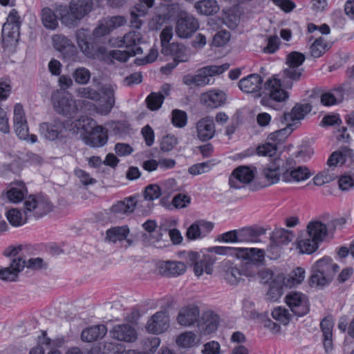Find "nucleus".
<instances>
[{
  "label": "nucleus",
  "mask_w": 354,
  "mask_h": 354,
  "mask_svg": "<svg viewBox=\"0 0 354 354\" xmlns=\"http://www.w3.org/2000/svg\"><path fill=\"white\" fill-rule=\"evenodd\" d=\"M203 354H219L220 344L215 341L209 342L203 345Z\"/></svg>",
  "instance_id": "64"
},
{
  "label": "nucleus",
  "mask_w": 354,
  "mask_h": 354,
  "mask_svg": "<svg viewBox=\"0 0 354 354\" xmlns=\"http://www.w3.org/2000/svg\"><path fill=\"white\" fill-rule=\"evenodd\" d=\"M330 230V224L326 225L317 220L309 222L306 227L308 236L319 243L324 239Z\"/></svg>",
  "instance_id": "22"
},
{
  "label": "nucleus",
  "mask_w": 354,
  "mask_h": 354,
  "mask_svg": "<svg viewBox=\"0 0 354 354\" xmlns=\"http://www.w3.org/2000/svg\"><path fill=\"white\" fill-rule=\"evenodd\" d=\"M200 101L207 107L218 108L225 103L226 95L221 90H210L201 95Z\"/></svg>",
  "instance_id": "17"
},
{
  "label": "nucleus",
  "mask_w": 354,
  "mask_h": 354,
  "mask_svg": "<svg viewBox=\"0 0 354 354\" xmlns=\"http://www.w3.org/2000/svg\"><path fill=\"white\" fill-rule=\"evenodd\" d=\"M335 178L333 174H330L329 171H324L319 173L313 178V182L317 186H322L323 185L330 183Z\"/></svg>",
  "instance_id": "61"
},
{
  "label": "nucleus",
  "mask_w": 354,
  "mask_h": 354,
  "mask_svg": "<svg viewBox=\"0 0 354 354\" xmlns=\"http://www.w3.org/2000/svg\"><path fill=\"white\" fill-rule=\"evenodd\" d=\"M176 344L183 348H189L196 344V335L192 332H185L176 339Z\"/></svg>",
  "instance_id": "52"
},
{
  "label": "nucleus",
  "mask_w": 354,
  "mask_h": 354,
  "mask_svg": "<svg viewBox=\"0 0 354 354\" xmlns=\"http://www.w3.org/2000/svg\"><path fill=\"white\" fill-rule=\"evenodd\" d=\"M218 317L212 312H205L198 319V327L200 332L210 334L214 332L218 327Z\"/></svg>",
  "instance_id": "29"
},
{
  "label": "nucleus",
  "mask_w": 354,
  "mask_h": 354,
  "mask_svg": "<svg viewBox=\"0 0 354 354\" xmlns=\"http://www.w3.org/2000/svg\"><path fill=\"white\" fill-rule=\"evenodd\" d=\"M162 53L165 55H171L176 62H186L189 60V55L186 46L180 43H171L167 48H162Z\"/></svg>",
  "instance_id": "26"
},
{
  "label": "nucleus",
  "mask_w": 354,
  "mask_h": 354,
  "mask_svg": "<svg viewBox=\"0 0 354 354\" xmlns=\"http://www.w3.org/2000/svg\"><path fill=\"white\" fill-rule=\"evenodd\" d=\"M75 93L78 97L89 99L95 102L99 101L101 98L100 93L90 86L79 88Z\"/></svg>",
  "instance_id": "49"
},
{
  "label": "nucleus",
  "mask_w": 354,
  "mask_h": 354,
  "mask_svg": "<svg viewBox=\"0 0 354 354\" xmlns=\"http://www.w3.org/2000/svg\"><path fill=\"white\" fill-rule=\"evenodd\" d=\"M186 266L180 261H167L162 262L158 267L159 272L164 277H177L186 271Z\"/></svg>",
  "instance_id": "28"
},
{
  "label": "nucleus",
  "mask_w": 354,
  "mask_h": 354,
  "mask_svg": "<svg viewBox=\"0 0 354 354\" xmlns=\"http://www.w3.org/2000/svg\"><path fill=\"white\" fill-rule=\"evenodd\" d=\"M295 236L292 232L286 229L275 230L272 232L271 239L274 245H270V250H279V245H286L291 242Z\"/></svg>",
  "instance_id": "35"
},
{
  "label": "nucleus",
  "mask_w": 354,
  "mask_h": 354,
  "mask_svg": "<svg viewBox=\"0 0 354 354\" xmlns=\"http://www.w3.org/2000/svg\"><path fill=\"white\" fill-rule=\"evenodd\" d=\"M51 101L57 113L66 117H73L77 113V100L71 93L57 90L52 93Z\"/></svg>",
  "instance_id": "5"
},
{
  "label": "nucleus",
  "mask_w": 354,
  "mask_h": 354,
  "mask_svg": "<svg viewBox=\"0 0 354 354\" xmlns=\"http://www.w3.org/2000/svg\"><path fill=\"white\" fill-rule=\"evenodd\" d=\"M214 263V261L211 259L209 256H203L194 265V272L195 274L200 277L204 272L207 274H211L213 270Z\"/></svg>",
  "instance_id": "43"
},
{
  "label": "nucleus",
  "mask_w": 354,
  "mask_h": 354,
  "mask_svg": "<svg viewBox=\"0 0 354 354\" xmlns=\"http://www.w3.org/2000/svg\"><path fill=\"white\" fill-rule=\"evenodd\" d=\"M286 302L292 313L296 316H304L309 311L307 298L301 292H290L286 297Z\"/></svg>",
  "instance_id": "11"
},
{
  "label": "nucleus",
  "mask_w": 354,
  "mask_h": 354,
  "mask_svg": "<svg viewBox=\"0 0 354 354\" xmlns=\"http://www.w3.org/2000/svg\"><path fill=\"white\" fill-rule=\"evenodd\" d=\"M306 59L305 55L297 51L287 55L286 64L288 66L282 71L280 78L273 75L264 84L266 95L275 102H283L288 98V93L284 89H291L295 82L303 77L304 68L301 67Z\"/></svg>",
  "instance_id": "1"
},
{
  "label": "nucleus",
  "mask_w": 354,
  "mask_h": 354,
  "mask_svg": "<svg viewBox=\"0 0 354 354\" xmlns=\"http://www.w3.org/2000/svg\"><path fill=\"white\" fill-rule=\"evenodd\" d=\"M200 310L197 306L190 304L181 308L177 316L178 323L183 326H191L198 322Z\"/></svg>",
  "instance_id": "15"
},
{
  "label": "nucleus",
  "mask_w": 354,
  "mask_h": 354,
  "mask_svg": "<svg viewBox=\"0 0 354 354\" xmlns=\"http://www.w3.org/2000/svg\"><path fill=\"white\" fill-rule=\"evenodd\" d=\"M187 115L185 112L175 109L172 111V122L174 126L183 127L186 124Z\"/></svg>",
  "instance_id": "62"
},
{
  "label": "nucleus",
  "mask_w": 354,
  "mask_h": 354,
  "mask_svg": "<svg viewBox=\"0 0 354 354\" xmlns=\"http://www.w3.org/2000/svg\"><path fill=\"white\" fill-rule=\"evenodd\" d=\"M91 32L88 28H80L76 31L77 44L82 52L88 57H93L95 55L93 45L90 42Z\"/></svg>",
  "instance_id": "23"
},
{
  "label": "nucleus",
  "mask_w": 354,
  "mask_h": 354,
  "mask_svg": "<svg viewBox=\"0 0 354 354\" xmlns=\"http://www.w3.org/2000/svg\"><path fill=\"white\" fill-rule=\"evenodd\" d=\"M64 128V124L60 121L53 122H44L40 125L41 134L49 140H55Z\"/></svg>",
  "instance_id": "32"
},
{
  "label": "nucleus",
  "mask_w": 354,
  "mask_h": 354,
  "mask_svg": "<svg viewBox=\"0 0 354 354\" xmlns=\"http://www.w3.org/2000/svg\"><path fill=\"white\" fill-rule=\"evenodd\" d=\"M137 203L135 196L125 198L114 204L111 207V212L116 216H129L134 212Z\"/></svg>",
  "instance_id": "27"
},
{
  "label": "nucleus",
  "mask_w": 354,
  "mask_h": 354,
  "mask_svg": "<svg viewBox=\"0 0 354 354\" xmlns=\"http://www.w3.org/2000/svg\"><path fill=\"white\" fill-rule=\"evenodd\" d=\"M53 209V205L47 197L41 194L30 195L24 201L25 218L23 219L21 212L16 208L6 213L9 223L15 227L24 224L28 217L40 218Z\"/></svg>",
  "instance_id": "2"
},
{
  "label": "nucleus",
  "mask_w": 354,
  "mask_h": 354,
  "mask_svg": "<svg viewBox=\"0 0 354 354\" xmlns=\"http://www.w3.org/2000/svg\"><path fill=\"white\" fill-rule=\"evenodd\" d=\"M28 194L27 188L23 182H16L6 192L8 200L12 203L21 202Z\"/></svg>",
  "instance_id": "39"
},
{
  "label": "nucleus",
  "mask_w": 354,
  "mask_h": 354,
  "mask_svg": "<svg viewBox=\"0 0 354 354\" xmlns=\"http://www.w3.org/2000/svg\"><path fill=\"white\" fill-rule=\"evenodd\" d=\"M41 15L42 24L46 28L54 30L58 26L57 17L50 8H44Z\"/></svg>",
  "instance_id": "46"
},
{
  "label": "nucleus",
  "mask_w": 354,
  "mask_h": 354,
  "mask_svg": "<svg viewBox=\"0 0 354 354\" xmlns=\"http://www.w3.org/2000/svg\"><path fill=\"white\" fill-rule=\"evenodd\" d=\"M107 332L104 325H97L87 328L82 330L81 338L84 342H91L102 338Z\"/></svg>",
  "instance_id": "36"
},
{
  "label": "nucleus",
  "mask_w": 354,
  "mask_h": 354,
  "mask_svg": "<svg viewBox=\"0 0 354 354\" xmlns=\"http://www.w3.org/2000/svg\"><path fill=\"white\" fill-rule=\"evenodd\" d=\"M284 286L287 288H292L294 286L301 283L305 278V270L301 268H297L289 275L284 276L283 274Z\"/></svg>",
  "instance_id": "44"
},
{
  "label": "nucleus",
  "mask_w": 354,
  "mask_h": 354,
  "mask_svg": "<svg viewBox=\"0 0 354 354\" xmlns=\"http://www.w3.org/2000/svg\"><path fill=\"white\" fill-rule=\"evenodd\" d=\"M286 159L274 158L263 166L262 174L270 184H276L280 177L283 180V174L286 173Z\"/></svg>",
  "instance_id": "9"
},
{
  "label": "nucleus",
  "mask_w": 354,
  "mask_h": 354,
  "mask_svg": "<svg viewBox=\"0 0 354 354\" xmlns=\"http://www.w3.org/2000/svg\"><path fill=\"white\" fill-rule=\"evenodd\" d=\"M26 260L21 257L13 258L9 267L0 269V279L4 281H15L18 273L25 267Z\"/></svg>",
  "instance_id": "21"
},
{
  "label": "nucleus",
  "mask_w": 354,
  "mask_h": 354,
  "mask_svg": "<svg viewBox=\"0 0 354 354\" xmlns=\"http://www.w3.org/2000/svg\"><path fill=\"white\" fill-rule=\"evenodd\" d=\"M272 317L280 323L286 325L289 323L292 317L288 310L282 307H278L272 312Z\"/></svg>",
  "instance_id": "57"
},
{
  "label": "nucleus",
  "mask_w": 354,
  "mask_h": 354,
  "mask_svg": "<svg viewBox=\"0 0 354 354\" xmlns=\"http://www.w3.org/2000/svg\"><path fill=\"white\" fill-rule=\"evenodd\" d=\"M225 280L232 285H236L244 281L241 269L233 267L228 269L225 274Z\"/></svg>",
  "instance_id": "53"
},
{
  "label": "nucleus",
  "mask_w": 354,
  "mask_h": 354,
  "mask_svg": "<svg viewBox=\"0 0 354 354\" xmlns=\"http://www.w3.org/2000/svg\"><path fill=\"white\" fill-rule=\"evenodd\" d=\"M327 45L322 37H319L310 46V54L315 58L321 57L326 50Z\"/></svg>",
  "instance_id": "54"
},
{
  "label": "nucleus",
  "mask_w": 354,
  "mask_h": 354,
  "mask_svg": "<svg viewBox=\"0 0 354 354\" xmlns=\"http://www.w3.org/2000/svg\"><path fill=\"white\" fill-rule=\"evenodd\" d=\"M2 43L4 48L16 45L19 37V28L5 23L2 28Z\"/></svg>",
  "instance_id": "33"
},
{
  "label": "nucleus",
  "mask_w": 354,
  "mask_h": 354,
  "mask_svg": "<svg viewBox=\"0 0 354 354\" xmlns=\"http://www.w3.org/2000/svg\"><path fill=\"white\" fill-rule=\"evenodd\" d=\"M265 233L266 230L263 228L243 227L238 230L239 242H256L258 236Z\"/></svg>",
  "instance_id": "37"
},
{
  "label": "nucleus",
  "mask_w": 354,
  "mask_h": 354,
  "mask_svg": "<svg viewBox=\"0 0 354 354\" xmlns=\"http://www.w3.org/2000/svg\"><path fill=\"white\" fill-rule=\"evenodd\" d=\"M339 266L333 263L330 258L324 257L316 261L312 267V274L310 278V286L323 287L332 281Z\"/></svg>",
  "instance_id": "4"
},
{
  "label": "nucleus",
  "mask_w": 354,
  "mask_h": 354,
  "mask_svg": "<svg viewBox=\"0 0 354 354\" xmlns=\"http://www.w3.org/2000/svg\"><path fill=\"white\" fill-rule=\"evenodd\" d=\"M284 124L286 127L270 133L268 137V140L272 143H276L277 146L284 142L293 130L292 124Z\"/></svg>",
  "instance_id": "47"
},
{
  "label": "nucleus",
  "mask_w": 354,
  "mask_h": 354,
  "mask_svg": "<svg viewBox=\"0 0 354 354\" xmlns=\"http://www.w3.org/2000/svg\"><path fill=\"white\" fill-rule=\"evenodd\" d=\"M283 274L277 275L271 281L265 298L267 301L274 302L277 301L283 294L284 287Z\"/></svg>",
  "instance_id": "30"
},
{
  "label": "nucleus",
  "mask_w": 354,
  "mask_h": 354,
  "mask_svg": "<svg viewBox=\"0 0 354 354\" xmlns=\"http://www.w3.org/2000/svg\"><path fill=\"white\" fill-rule=\"evenodd\" d=\"M126 22L125 18L122 16L104 18L99 21L97 26L93 30V36L95 38L106 36L113 29L124 25Z\"/></svg>",
  "instance_id": "12"
},
{
  "label": "nucleus",
  "mask_w": 354,
  "mask_h": 354,
  "mask_svg": "<svg viewBox=\"0 0 354 354\" xmlns=\"http://www.w3.org/2000/svg\"><path fill=\"white\" fill-rule=\"evenodd\" d=\"M195 8L198 13L204 15H212L217 13L219 6L215 0H203L195 5Z\"/></svg>",
  "instance_id": "42"
},
{
  "label": "nucleus",
  "mask_w": 354,
  "mask_h": 354,
  "mask_svg": "<svg viewBox=\"0 0 354 354\" xmlns=\"http://www.w3.org/2000/svg\"><path fill=\"white\" fill-rule=\"evenodd\" d=\"M230 67V64L227 63L223 64L220 66L211 65L207 66L202 68V71L206 76L210 77L213 75H218L222 74L224 71L227 70Z\"/></svg>",
  "instance_id": "58"
},
{
  "label": "nucleus",
  "mask_w": 354,
  "mask_h": 354,
  "mask_svg": "<svg viewBox=\"0 0 354 354\" xmlns=\"http://www.w3.org/2000/svg\"><path fill=\"white\" fill-rule=\"evenodd\" d=\"M320 327L323 333L324 346L326 351L333 349V322L330 317H326L322 319Z\"/></svg>",
  "instance_id": "38"
},
{
  "label": "nucleus",
  "mask_w": 354,
  "mask_h": 354,
  "mask_svg": "<svg viewBox=\"0 0 354 354\" xmlns=\"http://www.w3.org/2000/svg\"><path fill=\"white\" fill-rule=\"evenodd\" d=\"M165 95L161 93H151L146 98L147 106L151 111L158 110L163 103Z\"/></svg>",
  "instance_id": "48"
},
{
  "label": "nucleus",
  "mask_w": 354,
  "mask_h": 354,
  "mask_svg": "<svg viewBox=\"0 0 354 354\" xmlns=\"http://www.w3.org/2000/svg\"><path fill=\"white\" fill-rule=\"evenodd\" d=\"M73 77L76 83L84 85L89 82L91 73L84 67H79L74 71Z\"/></svg>",
  "instance_id": "56"
},
{
  "label": "nucleus",
  "mask_w": 354,
  "mask_h": 354,
  "mask_svg": "<svg viewBox=\"0 0 354 354\" xmlns=\"http://www.w3.org/2000/svg\"><path fill=\"white\" fill-rule=\"evenodd\" d=\"M263 79L258 74H250L239 82V88L246 93H257L262 86Z\"/></svg>",
  "instance_id": "24"
},
{
  "label": "nucleus",
  "mask_w": 354,
  "mask_h": 354,
  "mask_svg": "<svg viewBox=\"0 0 354 354\" xmlns=\"http://www.w3.org/2000/svg\"><path fill=\"white\" fill-rule=\"evenodd\" d=\"M312 106L310 104H297L292 108L290 113H284L281 117L282 124H295V121L300 120L311 111Z\"/></svg>",
  "instance_id": "16"
},
{
  "label": "nucleus",
  "mask_w": 354,
  "mask_h": 354,
  "mask_svg": "<svg viewBox=\"0 0 354 354\" xmlns=\"http://www.w3.org/2000/svg\"><path fill=\"white\" fill-rule=\"evenodd\" d=\"M110 335L113 339L126 342H133L137 339L136 330L129 324L115 326L110 330Z\"/></svg>",
  "instance_id": "19"
},
{
  "label": "nucleus",
  "mask_w": 354,
  "mask_h": 354,
  "mask_svg": "<svg viewBox=\"0 0 354 354\" xmlns=\"http://www.w3.org/2000/svg\"><path fill=\"white\" fill-rule=\"evenodd\" d=\"M262 252V257L259 259H253L255 252H252V256L248 259H241L245 262V266L241 268L243 277L248 278L250 281L255 279L259 272V266L263 263L265 257V252L263 250L258 249Z\"/></svg>",
  "instance_id": "25"
},
{
  "label": "nucleus",
  "mask_w": 354,
  "mask_h": 354,
  "mask_svg": "<svg viewBox=\"0 0 354 354\" xmlns=\"http://www.w3.org/2000/svg\"><path fill=\"white\" fill-rule=\"evenodd\" d=\"M142 40L141 34L138 31H132L127 33L123 37V44L127 49L130 50L133 47L138 46Z\"/></svg>",
  "instance_id": "50"
},
{
  "label": "nucleus",
  "mask_w": 354,
  "mask_h": 354,
  "mask_svg": "<svg viewBox=\"0 0 354 354\" xmlns=\"http://www.w3.org/2000/svg\"><path fill=\"white\" fill-rule=\"evenodd\" d=\"M277 151V147L276 143H272L270 141L257 148V154L264 156L271 157L276 153Z\"/></svg>",
  "instance_id": "60"
},
{
  "label": "nucleus",
  "mask_w": 354,
  "mask_h": 354,
  "mask_svg": "<svg viewBox=\"0 0 354 354\" xmlns=\"http://www.w3.org/2000/svg\"><path fill=\"white\" fill-rule=\"evenodd\" d=\"M106 130L102 126L95 127L91 133L85 138V142L93 147H101L107 142Z\"/></svg>",
  "instance_id": "31"
},
{
  "label": "nucleus",
  "mask_w": 354,
  "mask_h": 354,
  "mask_svg": "<svg viewBox=\"0 0 354 354\" xmlns=\"http://www.w3.org/2000/svg\"><path fill=\"white\" fill-rule=\"evenodd\" d=\"M344 100V91L342 87H339L333 92H326L321 95V102L324 106H332L340 103Z\"/></svg>",
  "instance_id": "40"
},
{
  "label": "nucleus",
  "mask_w": 354,
  "mask_h": 354,
  "mask_svg": "<svg viewBox=\"0 0 354 354\" xmlns=\"http://www.w3.org/2000/svg\"><path fill=\"white\" fill-rule=\"evenodd\" d=\"M254 178V172L248 166H239L236 168L229 178L231 187L241 189L245 185L251 183Z\"/></svg>",
  "instance_id": "13"
},
{
  "label": "nucleus",
  "mask_w": 354,
  "mask_h": 354,
  "mask_svg": "<svg viewBox=\"0 0 354 354\" xmlns=\"http://www.w3.org/2000/svg\"><path fill=\"white\" fill-rule=\"evenodd\" d=\"M211 251L219 255H227L235 257L236 259H248L252 256V252H255L253 259H259L262 257V252L258 248H232L216 246L211 249Z\"/></svg>",
  "instance_id": "8"
},
{
  "label": "nucleus",
  "mask_w": 354,
  "mask_h": 354,
  "mask_svg": "<svg viewBox=\"0 0 354 354\" xmlns=\"http://www.w3.org/2000/svg\"><path fill=\"white\" fill-rule=\"evenodd\" d=\"M196 132L200 140L205 142L211 140L216 132L213 118L207 116L201 119L196 123Z\"/></svg>",
  "instance_id": "18"
},
{
  "label": "nucleus",
  "mask_w": 354,
  "mask_h": 354,
  "mask_svg": "<svg viewBox=\"0 0 354 354\" xmlns=\"http://www.w3.org/2000/svg\"><path fill=\"white\" fill-rule=\"evenodd\" d=\"M93 8L91 0H71L69 10L66 6L59 5L56 7L59 12L61 21L66 26H76L79 21Z\"/></svg>",
  "instance_id": "3"
},
{
  "label": "nucleus",
  "mask_w": 354,
  "mask_h": 354,
  "mask_svg": "<svg viewBox=\"0 0 354 354\" xmlns=\"http://www.w3.org/2000/svg\"><path fill=\"white\" fill-rule=\"evenodd\" d=\"M177 138L174 136L167 135L162 139L160 149L163 151H170L177 145Z\"/></svg>",
  "instance_id": "63"
},
{
  "label": "nucleus",
  "mask_w": 354,
  "mask_h": 354,
  "mask_svg": "<svg viewBox=\"0 0 354 354\" xmlns=\"http://www.w3.org/2000/svg\"><path fill=\"white\" fill-rule=\"evenodd\" d=\"M169 326V318L164 311L155 313L149 319L147 324V330L151 333H161L165 332Z\"/></svg>",
  "instance_id": "14"
},
{
  "label": "nucleus",
  "mask_w": 354,
  "mask_h": 354,
  "mask_svg": "<svg viewBox=\"0 0 354 354\" xmlns=\"http://www.w3.org/2000/svg\"><path fill=\"white\" fill-rule=\"evenodd\" d=\"M318 241H315L314 239L308 238L301 240L298 243V249L300 253L312 254L318 248Z\"/></svg>",
  "instance_id": "51"
},
{
  "label": "nucleus",
  "mask_w": 354,
  "mask_h": 354,
  "mask_svg": "<svg viewBox=\"0 0 354 354\" xmlns=\"http://www.w3.org/2000/svg\"><path fill=\"white\" fill-rule=\"evenodd\" d=\"M260 322L263 324L265 328H268L273 333H278L281 330V327L279 324L273 322L270 319L268 318V315L267 313H261L260 315H257Z\"/></svg>",
  "instance_id": "59"
},
{
  "label": "nucleus",
  "mask_w": 354,
  "mask_h": 354,
  "mask_svg": "<svg viewBox=\"0 0 354 354\" xmlns=\"http://www.w3.org/2000/svg\"><path fill=\"white\" fill-rule=\"evenodd\" d=\"M101 91L106 99L105 104L97 107L96 111L102 115H106L110 113L115 104V87L110 84H106L102 87Z\"/></svg>",
  "instance_id": "34"
},
{
  "label": "nucleus",
  "mask_w": 354,
  "mask_h": 354,
  "mask_svg": "<svg viewBox=\"0 0 354 354\" xmlns=\"http://www.w3.org/2000/svg\"><path fill=\"white\" fill-rule=\"evenodd\" d=\"M286 165V173L283 174L284 182H299L310 178V172L309 169L306 167H296V162L293 158H287Z\"/></svg>",
  "instance_id": "10"
},
{
  "label": "nucleus",
  "mask_w": 354,
  "mask_h": 354,
  "mask_svg": "<svg viewBox=\"0 0 354 354\" xmlns=\"http://www.w3.org/2000/svg\"><path fill=\"white\" fill-rule=\"evenodd\" d=\"M162 191L160 186L157 184H151L147 185L144 190L143 196L146 201H154L160 197Z\"/></svg>",
  "instance_id": "55"
},
{
  "label": "nucleus",
  "mask_w": 354,
  "mask_h": 354,
  "mask_svg": "<svg viewBox=\"0 0 354 354\" xmlns=\"http://www.w3.org/2000/svg\"><path fill=\"white\" fill-rule=\"evenodd\" d=\"M353 151L347 147L342 148L340 151L333 152L328 160L330 167L336 166L339 162L344 163L347 158H352Z\"/></svg>",
  "instance_id": "45"
},
{
  "label": "nucleus",
  "mask_w": 354,
  "mask_h": 354,
  "mask_svg": "<svg viewBox=\"0 0 354 354\" xmlns=\"http://www.w3.org/2000/svg\"><path fill=\"white\" fill-rule=\"evenodd\" d=\"M199 28L197 19L187 12H180L178 16L175 32L176 35L182 39L191 37Z\"/></svg>",
  "instance_id": "6"
},
{
  "label": "nucleus",
  "mask_w": 354,
  "mask_h": 354,
  "mask_svg": "<svg viewBox=\"0 0 354 354\" xmlns=\"http://www.w3.org/2000/svg\"><path fill=\"white\" fill-rule=\"evenodd\" d=\"M13 122L15 131L20 139L28 140L30 138L32 143L37 141L35 135H29L24 110L21 104H17L15 106Z\"/></svg>",
  "instance_id": "7"
},
{
  "label": "nucleus",
  "mask_w": 354,
  "mask_h": 354,
  "mask_svg": "<svg viewBox=\"0 0 354 354\" xmlns=\"http://www.w3.org/2000/svg\"><path fill=\"white\" fill-rule=\"evenodd\" d=\"M129 234V228L127 225L113 227L106 231V239L111 242L115 243L118 241H121L126 239Z\"/></svg>",
  "instance_id": "41"
},
{
  "label": "nucleus",
  "mask_w": 354,
  "mask_h": 354,
  "mask_svg": "<svg viewBox=\"0 0 354 354\" xmlns=\"http://www.w3.org/2000/svg\"><path fill=\"white\" fill-rule=\"evenodd\" d=\"M53 46L55 48L60 52L64 57L71 58L73 57L77 49L72 41L62 35H56L53 37Z\"/></svg>",
  "instance_id": "20"
}]
</instances>
